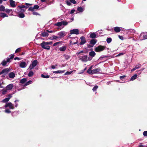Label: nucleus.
I'll return each instance as SVG.
<instances>
[{"instance_id": "f257e3e1", "label": "nucleus", "mask_w": 147, "mask_h": 147, "mask_svg": "<svg viewBox=\"0 0 147 147\" xmlns=\"http://www.w3.org/2000/svg\"><path fill=\"white\" fill-rule=\"evenodd\" d=\"M53 43L52 41L51 42H45L43 41L40 45V46L42 48L44 49L47 50H49L50 49V47L48 45H51Z\"/></svg>"}, {"instance_id": "f03ea898", "label": "nucleus", "mask_w": 147, "mask_h": 147, "mask_svg": "<svg viewBox=\"0 0 147 147\" xmlns=\"http://www.w3.org/2000/svg\"><path fill=\"white\" fill-rule=\"evenodd\" d=\"M28 7L24 5H19L17 7V9L16 12L18 13H24L25 11V10L24 8H27Z\"/></svg>"}, {"instance_id": "7ed1b4c3", "label": "nucleus", "mask_w": 147, "mask_h": 147, "mask_svg": "<svg viewBox=\"0 0 147 147\" xmlns=\"http://www.w3.org/2000/svg\"><path fill=\"white\" fill-rule=\"evenodd\" d=\"M106 47L104 46L99 45L95 48V51L96 52L102 51L105 49Z\"/></svg>"}, {"instance_id": "20e7f679", "label": "nucleus", "mask_w": 147, "mask_h": 147, "mask_svg": "<svg viewBox=\"0 0 147 147\" xmlns=\"http://www.w3.org/2000/svg\"><path fill=\"white\" fill-rule=\"evenodd\" d=\"M147 39V32H142L139 36V39L140 40Z\"/></svg>"}, {"instance_id": "39448f33", "label": "nucleus", "mask_w": 147, "mask_h": 147, "mask_svg": "<svg viewBox=\"0 0 147 147\" xmlns=\"http://www.w3.org/2000/svg\"><path fill=\"white\" fill-rule=\"evenodd\" d=\"M38 63V61L36 60H34L32 62L31 64L29 66V69L30 70H32L34 67H36Z\"/></svg>"}, {"instance_id": "423d86ee", "label": "nucleus", "mask_w": 147, "mask_h": 147, "mask_svg": "<svg viewBox=\"0 0 147 147\" xmlns=\"http://www.w3.org/2000/svg\"><path fill=\"white\" fill-rule=\"evenodd\" d=\"M79 34V30L78 29H74L70 31V34Z\"/></svg>"}, {"instance_id": "0eeeda50", "label": "nucleus", "mask_w": 147, "mask_h": 147, "mask_svg": "<svg viewBox=\"0 0 147 147\" xmlns=\"http://www.w3.org/2000/svg\"><path fill=\"white\" fill-rule=\"evenodd\" d=\"M27 65L26 62L23 61H21L19 64L20 67L22 68H25Z\"/></svg>"}, {"instance_id": "6e6552de", "label": "nucleus", "mask_w": 147, "mask_h": 147, "mask_svg": "<svg viewBox=\"0 0 147 147\" xmlns=\"http://www.w3.org/2000/svg\"><path fill=\"white\" fill-rule=\"evenodd\" d=\"M126 33L127 34H134L135 32V30L134 29H129L126 30Z\"/></svg>"}, {"instance_id": "1a4fd4ad", "label": "nucleus", "mask_w": 147, "mask_h": 147, "mask_svg": "<svg viewBox=\"0 0 147 147\" xmlns=\"http://www.w3.org/2000/svg\"><path fill=\"white\" fill-rule=\"evenodd\" d=\"M80 38L81 41L80 43V45H84L86 42V41L85 39V37L83 36H81Z\"/></svg>"}, {"instance_id": "9d476101", "label": "nucleus", "mask_w": 147, "mask_h": 147, "mask_svg": "<svg viewBox=\"0 0 147 147\" xmlns=\"http://www.w3.org/2000/svg\"><path fill=\"white\" fill-rule=\"evenodd\" d=\"M65 32L64 31H61L59 32L57 34V35L59 36H58L59 38L63 37L65 36L66 35Z\"/></svg>"}, {"instance_id": "9b49d317", "label": "nucleus", "mask_w": 147, "mask_h": 147, "mask_svg": "<svg viewBox=\"0 0 147 147\" xmlns=\"http://www.w3.org/2000/svg\"><path fill=\"white\" fill-rule=\"evenodd\" d=\"M10 71V69L8 68H5L3 69L1 72H0V75L3 74H6L9 72Z\"/></svg>"}, {"instance_id": "f8f14e48", "label": "nucleus", "mask_w": 147, "mask_h": 147, "mask_svg": "<svg viewBox=\"0 0 147 147\" xmlns=\"http://www.w3.org/2000/svg\"><path fill=\"white\" fill-rule=\"evenodd\" d=\"M80 59L82 61L86 62L88 61V57L87 55H83L80 57Z\"/></svg>"}, {"instance_id": "ddd939ff", "label": "nucleus", "mask_w": 147, "mask_h": 147, "mask_svg": "<svg viewBox=\"0 0 147 147\" xmlns=\"http://www.w3.org/2000/svg\"><path fill=\"white\" fill-rule=\"evenodd\" d=\"M5 107H9L10 109H13L14 107L13 106L11 102L6 104L5 105Z\"/></svg>"}, {"instance_id": "4468645a", "label": "nucleus", "mask_w": 147, "mask_h": 147, "mask_svg": "<svg viewBox=\"0 0 147 147\" xmlns=\"http://www.w3.org/2000/svg\"><path fill=\"white\" fill-rule=\"evenodd\" d=\"M9 77L11 79H13L15 77V74L13 72L10 73L8 74Z\"/></svg>"}, {"instance_id": "2eb2a0df", "label": "nucleus", "mask_w": 147, "mask_h": 147, "mask_svg": "<svg viewBox=\"0 0 147 147\" xmlns=\"http://www.w3.org/2000/svg\"><path fill=\"white\" fill-rule=\"evenodd\" d=\"M12 96L11 94H9L8 95L7 98H5L1 101H9L10 99L12 97Z\"/></svg>"}, {"instance_id": "dca6fc26", "label": "nucleus", "mask_w": 147, "mask_h": 147, "mask_svg": "<svg viewBox=\"0 0 147 147\" xmlns=\"http://www.w3.org/2000/svg\"><path fill=\"white\" fill-rule=\"evenodd\" d=\"M13 87V85L12 84H9L6 86V89L7 90H11L12 89Z\"/></svg>"}, {"instance_id": "f3484780", "label": "nucleus", "mask_w": 147, "mask_h": 147, "mask_svg": "<svg viewBox=\"0 0 147 147\" xmlns=\"http://www.w3.org/2000/svg\"><path fill=\"white\" fill-rule=\"evenodd\" d=\"M100 70V68L94 69L92 70V72L93 74L99 72Z\"/></svg>"}, {"instance_id": "a211bd4d", "label": "nucleus", "mask_w": 147, "mask_h": 147, "mask_svg": "<svg viewBox=\"0 0 147 147\" xmlns=\"http://www.w3.org/2000/svg\"><path fill=\"white\" fill-rule=\"evenodd\" d=\"M10 3L11 7H16V5L15 4V2L13 0H9Z\"/></svg>"}, {"instance_id": "6ab92c4d", "label": "nucleus", "mask_w": 147, "mask_h": 147, "mask_svg": "<svg viewBox=\"0 0 147 147\" xmlns=\"http://www.w3.org/2000/svg\"><path fill=\"white\" fill-rule=\"evenodd\" d=\"M97 40L96 39H93L91 40L90 41V44H92L93 45H94L96 43Z\"/></svg>"}, {"instance_id": "aec40b11", "label": "nucleus", "mask_w": 147, "mask_h": 147, "mask_svg": "<svg viewBox=\"0 0 147 147\" xmlns=\"http://www.w3.org/2000/svg\"><path fill=\"white\" fill-rule=\"evenodd\" d=\"M137 75L136 74H135L133 76H132L131 78L129 80V81H133L135 79H136L137 77Z\"/></svg>"}, {"instance_id": "412c9836", "label": "nucleus", "mask_w": 147, "mask_h": 147, "mask_svg": "<svg viewBox=\"0 0 147 147\" xmlns=\"http://www.w3.org/2000/svg\"><path fill=\"white\" fill-rule=\"evenodd\" d=\"M72 39H73L76 40V42L72 43L71 44L72 45H75L78 43V38L77 37H75L72 38Z\"/></svg>"}, {"instance_id": "4be33fe9", "label": "nucleus", "mask_w": 147, "mask_h": 147, "mask_svg": "<svg viewBox=\"0 0 147 147\" xmlns=\"http://www.w3.org/2000/svg\"><path fill=\"white\" fill-rule=\"evenodd\" d=\"M66 46H63L60 47L59 49V50L61 51H64L66 50Z\"/></svg>"}, {"instance_id": "5701e85b", "label": "nucleus", "mask_w": 147, "mask_h": 147, "mask_svg": "<svg viewBox=\"0 0 147 147\" xmlns=\"http://www.w3.org/2000/svg\"><path fill=\"white\" fill-rule=\"evenodd\" d=\"M96 34L94 32L91 33L90 34V37L92 38H95L96 37Z\"/></svg>"}, {"instance_id": "b1692460", "label": "nucleus", "mask_w": 147, "mask_h": 147, "mask_svg": "<svg viewBox=\"0 0 147 147\" xmlns=\"http://www.w3.org/2000/svg\"><path fill=\"white\" fill-rule=\"evenodd\" d=\"M48 32H44L42 33L41 36L43 37H46L48 36Z\"/></svg>"}, {"instance_id": "393cba45", "label": "nucleus", "mask_w": 147, "mask_h": 147, "mask_svg": "<svg viewBox=\"0 0 147 147\" xmlns=\"http://www.w3.org/2000/svg\"><path fill=\"white\" fill-rule=\"evenodd\" d=\"M65 70H58L55 71H53V73L54 74H60L63 73L64 72Z\"/></svg>"}, {"instance_id": "a878e982", "label": "nucleus", "mask_w": 147, "mask_h": 147, "mask_svg": "<svg viewBox=\"0 0 147 147\" xmlns=\"http://www.w3.org/2000/svg\"><path fill=\"white\" fill-rule=\"evenodd\" d=\"M92 66L90 67L87 71V72L90 74H93L92 70Z\"/></svg>"}, {"instance_id": "bb28decb", "label": "nucleus", "mask_w": 147, "mask_h": 147, "mask_svg": "<svg viewBox=\"0 0 147 147\" xmlns=\"http://www.w3.org/2000/svg\"><path fill=\"white\" fill-rule=\"evenodd\" d=\"M114 30L116 32H119L121 31L120 28L118 27H115L114 28Z\"/></svg>"}, {"instance_id": "cd10ccee", "label": "nucleus", "mask_w": 147, "mask_h": 147, "mask_svg": "<svg viewBox=\"0 0 147 147\" xmlns=\"http://www.w3.org/2000/svg\"><path fill=\"white\" fill-rule=\"evenodd\" d=\"M96 53L94 51H92L89 52V55L90 56L93 57L95 56Z\"/></svg>"}, {"instance_id": "c85d7f7f", "label": "nucleus", "mask_w": 147, "mask_h": 147, "mask_svg": "<svg viewBox=\"0 0 147 147\" xmlns=\"http://www.w3.org/2000/svg\"><path fill=\"white\" fill-rule=\"evenodd\" d=\"M0 16L3 18H4L5 17H8V16L6 14L3 13H0Z\"/></svg>"}, {"instance_id": "c756f323", "label": "nucleus", "mask_w": 147, "mask_h": 147, "mask_svg": "<svg viewBox=\"0 0 147 147\" xmlns=\"http://www.w3.org/2000/svg\"><path fill=\"white\" fill-rule=\"evenodd\" d=\"M63 57H64V58H65V59L66 60H68L70 57L69 55H66V54H64L63 55Z\"/></svg>"}, {"instance_id": "7c9ffc66", "label": "nucleus", "mask_w": 147, "mask_h": 147, "mask_svg": "<svg viewBox=\"0 0 147 147\" xmlns=\"http://www.w3.org/2000/svg\"><path fill=\"white\" fill-rule=\"evenodd\" d=\"M18 16L20 18H23L25 17V15L23 13H20L18 14Z\"/></svg>"}, {"instance_id": "2f4dec72", "label": "nucleus", "mask_w": 147, "mask_h": 147, "mask_svg": "<svg viewBox=\"0 0 147 147\" xmlns=\"http://www.w3.org/2000/svg\"><path fill=\"white\" fill-rule=\"evenodd\" d=\"M59 38V36H51L50 37V39L51 40H55V39L57 40Z\"/></svg>"}, {"instance_id": "473e14b6", "label": "nucleus", "mask_w": 147, "mask_h": 147, "mask_svg": "<svg viewBox=\"0 0 147 147\" xmlns=\"http://www.w3.org/2000/svg\"><path fill=\"white\" fill-rule=\"evenodd\" d=\"M27 81V79L26 78H23L20 81V82L22 84H24Z\"/></svg>"}, {"instance_id": "72a5a7b5", "label": "nucleus", "mask_w": 147, "mask_h": 147, "mask_svg": "<svg viewBox=\"0 0 147 147\" xmlns=\"http://www.w3.org/2000/svg\"><path fill=\"white\" fill-rule=\"evenodd\" d=\"M77 10L80 12H82L84 10L83 8L81 7H78L77 8Z\"/></svg>"}, {"instance_id": "f704fd0d", "label": "nucleus", "mask_w": 147, "mask_h": 147, "mask_svg": "<svg viewBox=\"0 0 147 147\" xmlns=\"http://www.w3.org/2000/svg\"><path fill=\"white\" fill-rule=\"evenodd\" d=\"M33 72L32 71H30L28 74V76L29 77H32L34 75Z\"/></svg>"}, {"instance_id": "c9c22d12", "label": "nucleus", "mask_w": 147, "mask_h": 147, "mask_svg": "<svg viewBox=\"0 0 147 147\" xmlns=\"http://www.w3.org/2000/svg\"><path fill=\"white\" fill-rule=\"evenodd\" d=\"M32 83V81L31 80H30L26 82L24 86H27L28 85L31 84Z\"/></svg>"}, {"instance_id": "e433bc0d", "label": "nucleus", "mask_w": 147, "mask_h": 147, "mask_svg": "<svg viewBox=\"0 0 147 147\" xmlns=\"http://www.w3.org/2000/svg\"><path fill=\"white\" fill-rule=\"evenodd\" d=\"M112 40V38L110 37L107 38L106 40L108 44L110 43L111 42Z\"/></svg>"}, {"instance_id": "4c0bfd02", "label": "nucleus", "mask_w": 147, "mask_h": 147, "mask_svg": "<svg viewBox=\"0 0 147 147\" xmlns=\"http://www.w3.org/2000/svg\"><path fill=\"white\" fill-rule=\"evenodd\" d=\"M5 10V8L4 6L3 5L0 6V11H4Z\"/></svg>"}, {"instance_id": "58836bf2", "label": "nucleus", "mask_w": 147, "mask_h": 147, "mask_svg": "<svg viewBox=\"0 0 147 147\" xmlns=\"http://www.w3.org/2000/svg\"><path fill=\"white\" fill-rule=\"evenodd\" d=\"M41 77L44 78H49L50 76L49 75L45 76L43 74H42L41 75Z\"/></svg>"}, {"instance_id": "ea45409f", "label": "nucleus", "mask_w": 147, "mask_h": 147, "mask_svg": "<svg viewBox=\"0 0 147 147\" xmlns=\"http://www.w3.org/2000/svg\"><path fill=\"white\" fill-rule=\"evenodd\" d=\"M62 25H63L64 26H66L68 24V22L64 21H62L61 22Z\"/></svg>"}, {"instance_id": "a19ab883", "label": "nucleus", "mask_w": 147, "mask_h": 147, "mask_svg": "<svg viewBox=\"0 0 147 147\" xmlns=\"http://www.w3.org/2000/svg\"><path fill=\"white\" fill-rule=\"evenodd\" d=\"M7 61H6L5 60H4L1 63V64L3 66H5L7 64Z\"/></svg>"}, {"instance_id": "79ce46f5", "label": "nucleus", "mask_w": 147, "mask_h": 147, "mask_svg": "<svg viewBox=\"0 0 147 147\" xmlns=\"http://www.w3.org/2000/svg\"><path fill=\"white\" fill-rule=\"evenodd\" d=\"M98 88V86L96 85L94 86L92 89V90L94 91L95 92L96 91L97 89Z\"/></svg>"}, {"instance_id": "37998d69", "label": "nucleus", "mask_w": 147, "mask_h": 147, "mask_svg": "<svg viewBox=\"0 0 147 147\" xmlns=\"http://www.w3.org/2000/svg\"><path fill=\"white\" fill-rule=\"evenodd\" d=\"M73 71H67L64 74V75H67L70 74Z\"/></svg>"}, {"instance_id": "c03bdc74", "label": "nucleus", "mask_w": 147, "mask_h": 147, "mask_svg": "<svg viewBox=\"0 0 147 147\" xmlns=\"http://www.w3.org/2000/svg\"><path fill=\"white\" fill-rule=\"evenodd\" d=\"M55 25H56L59 27L61 26L62 25L61 22H58L55 24Z\"/></svg>"}, {"instance_id": "a18cd8bd", "label": "nucleus", "mask_w": 147, "mask_h": 147, "mask_svg": "<svg viewBox=\"0 0 147 147\" xmlns=\"http://www.w3.org/2000/svg\"><path fill=\"white\" fill-rule=\"evenodd\" d=\"M140 66H141L140 64H138L135 66V67L136 68V69H139L140 67Z\"/></svg>"}, {"instance_id": "49530a36", "label": "nucleus", "mask_w": 147, "mask_h": 147, "mask_svg": "<svg viewBox=\"0 0 147 147\" xmlns=\"http://www.w3.org/2000/svg\"><path fill=\"white\" fill-rule=\"evenodd\" d=\"M39 7L38 5H35L33 7L34 9H38Z\"/></svg>"}, {"instance_id": "de8ad7c7", "label": "nucleus", "mask_w": 147, "mask_h": 147, "mask_svg": "<svg viewBox=\"0 0 147 147\" xmlns=\"http://www.w3.org/2000/svg\"><path fill=\"white\" fill-rule=\"evenodd\" d=\"M61 42V41H59V42H57L54 43L53 45V46H56L57 45H58Z\"/></svg>"}, {"instance_id": "09e8293b", "label": "nucleus", "mask_w": 147, "mask_h": 147, "mask_svg": "<svg viewBox=\"0 0 147 147\" xmlns=\"http://www.w3.org/2000/svg\"><path fill=\"white\" fill-rule=\"evenodd\" d=\"M5 12L7 13H9L11 12V11H12L11 9H5Z\"/></svg>"}, {"instance_id": "8fccbe9b", "label": "nucleus", "mask_w": 147, "mask_h": 147, "mask_svg": "<svg viewBox=\"0 0 147 147\" xmlns=\"http://www.w3.org/2000/svg\"><path fill=\"white\" fill-rule=\"evenodd\" d=\"M126 77V76L125 75H123L122 76H121L119 77V78L121 80H122L124 78H125Z\"/></svg>"}, {"instance_id": "3c124183", "label": "nucleus", "mask_w": 147, "mask_h": 147, "mask_svg": "<svg viewBox=\"0 0 147 147\" xmlns=\"http://www.w3.org/2000/svg\"><path fill=\"white\" fill-rule=\"evenodd\" d=\"M71 2L70 1H67L66 2V4L68 5H69V6H70L71 5Z\"/></svg>"}, {"instance_id": "603ef678", "label": "nucleus", "mask_w": 147, "mask_h": 147, "mask_svg": "<svg viewBox=\"0 0 147 147\" xmlns=\"http://www.w3.org/2000/svg\"><path fill=\"white\" fill-rule=\"evenodd\" d=\"M96 34H101L102 33V30H99L97 31L96 32Z\"/></svg>"}, {"instance_id": "864d4df0", "label": "nucleus", "mask_w": 147, "mask_h": 147, "mask_svg": "<svg viewBox=\"0 0 147 147\" xmlns=\"http://www.w3.org/2000/svg\"><path fill=\"white\" fill-rule=\"evenodd\" d=\"M32 14L33 15H34L37 16L39 15V14L38 13L35 11L33 12Z\"/></svg>"}, {"instance_id": "5fc2aeb1", "label": "nucleus", "mask_w": 147, "mask_h": 147, "mask_svg": "<svg viewBox=\"0 0 147 147\" xmlns=\"http://www.w3.org/2000/svg\"><path fill=\"white\" fill-rule=\"evenodd\" d=\"M21 50V49L20 48H18L15 51V53H17L20 52Z\"/></svg>"}, {"instance_id": "6e6d98bb", "label": "nucleus", "mask_w": 147, "mask_h": 147, "mask_svg": "<svg viewBox=\"0 0 147 147\" xmlns=\"http://www.w3.org/2000/svg\"><path fill=\"white\" fill-rule=\"evenodd\" d=\"M34 9L33 7H30L28 9V10L30 11H33L34 10Z\"/></svg>"}, {"instance_id": "4d7b16f0", "label": "nucleus", "mask_w": 147, "mask_h": 147, "mask_svg": "<svg viewBox=\"0 0 147 147\" xmlns=\"http://www.w3.org/2000/svg\"><path fill=\"white\" fill-rule=\"evenodd\" d=\"M70 1L71 3L74 4H75L76 3V1L75 0H70Z\"/></svg>"}, {"instance_id": "13d9d810", "label": "nucleus", "mask_w": 147, "mask_h": 147, "mask_svg": "<svg viewBox=\"0 0 147 147\" xmlns=\"http://www.w3.org/2000/svg\"><path fill=\"white\" fill-rule=\"evenodd\" d=\"M5 112L7 113H11V111L9 109H6L5 111Z\"/></svg>"}, {"instance_id": "bf43d9fd", "label": "nucleus", "mask_w": 147, "mask_h": 147, "mask_svg": "<svg viewBox=\"0 0 147 147\" xmlns=\"http://www.w3.org/2000/svg\"><path fill=\"white\" fill-rule=\"evenodd\" d=\"M7 90H3L2 93L3 94H5L7 92Z\"/></svg>"}, {"instance_id": "052dcab7", "label": "nucleus", "mask_w": 147, "mask_h": 147, "mask_svg": "<svg viewBox=\"0 0 147 147\" xmlns=\"http://www.w3.org/2000/svg\"><path fill=\"white\" fill-rule=\"evenodd\" d=\"M10 56V57H9V58H10V59H11L14 58V55L13 54H11Z\"/></svg>"}, {"instance_id": "680f3d73", "label": "nucleus", "mask_w": 147, "mask_h": 147, "mask_svg": "<svg viewBox=\"0 0 147 147\" xmlns=\"http://www.w3.org/2000/svg\"><path fill=\"white\" fill-rule=\"evenodd\" d=\"M143 134L144 136H147V131H145L143 133Z\"/></svg>"}, {"instance_id": "e2e57ef3", "label": "nucleus", "mask_w": 147, "mask_h": 147, "mask_svg": "<svg viewBox=\"0 0 147 147\" xmlns=\"http://www.w3.org/2000/svg\"><path fill=\"white\" fill-rule=\"evenodd\" d=\"M145 69V68L144 67L142 68L140 70L138 71V72H140V73H141V72L144 70Z\"/></svg>"}, {"instance_id": "0e129e2a", "label": "nucleus", "mask_w": 147, "mask_h": 147, "mask_svg": "<svg viewBox=\"0 0 147 147\" xmlns=\"http://www.w3.org/2000/svg\"><path fill=\"white\" fill-rule=\"evenodd\" d=\"M75 11V9H71L70 11V13L71 14H72L73 13H74V12Z\"/></svg>"}, {"instance_id": "69168bd1", "label": "nucleus", "mask_w": 147, "mask_h": 147, "mask_svg": "<svg viewBox=\"0 0 147 147\" xmlns=\"http://www.w3.org/2000/svg\"><path fill=\"white\" fill-rule=\"evenodd\" d=\"M94 45H92V44H88V45L87 46H88V47L89 48H91V47H92L93 46H94Z\"/></svg>"}, {"instance_id": "338daca9", "label": "nucleus", "mask_w": 147, "mask_h": 147, "mask_svg": "<svg viewBox=\"0 0 147 147\" xmlns=\"http://www.w3.org/2000/svg\"><path fill=\"white\" fill-rule=\"evenodd\" d=\"M46 31L48 33H52L53 32V31L52 30H46Z\"/></svg>"}, {"instance_id": "774afa93", "label": "nucleus", "mask_w": 147, "mask_h": 147, "mask_svg": "<svg viewBox=\"0 0 147 147\" xmlns=\"http://www.w3.org/2000/svg\"><path fill=\"white\" fill-rule=\"evenodd\" d=\"M10 58L9 57H7V62H9L10 61Z\"/></svg>"}]
</instances>
